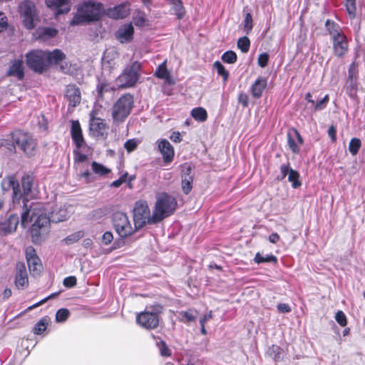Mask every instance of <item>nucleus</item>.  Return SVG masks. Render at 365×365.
I'll list each match as a JSON object with an SVG mask.
<instances>
[{
	"instance_id": "obj_13",
	"label": "nucleus",
	"mask_w": 365,
	"mask_h": 365,
	"mask_svg": "<svg viewBox=\"0 0 365 365\" xmlns=\"http://www.w3.org/2000/svg\"><path fill=\"white\" fill-rule=\"evenodd\" d=\"M96 115L95 110H92L90 113V131L93 136L106 139L109 127L103 119L96 117Z\"/></svg>"
},
{
	"instance_id": "obj_12",
	"label": "nucleus",
	"mask_w": 365,
	"mask_h": 365,
	"mask_svg": "<svg viewBox=\"0 0 365 365\" xmlns=\"http://www.w3.org/2000/svg\"><path fill=\"white\" fill-rule=\"evenodd\" d=\"M113 221L115 229L120 237H128L134 232V230L125 214L120 212H115L113 215Z\"/></svg>"
},
{
	"instance_id": "obj_47",
	"label": "nucleus",
	"mask_w": 365,
	"mask_h": 365,
	"mask_svg": "<svg viewBox=\"0 0 365 365\" xmlns=\"http://www.w3.org/2000/svg\"><path fill=\"white\" fill-rule=\"evenodd\" d=\"M84 236V232L81 230L76 232L68 237L65 238V241L66 244H72L77 241H78L80 239H81Z\"/></svg>"
},
{
	"instance_id": "obj_1",
	"label": "nucleus",
	"mask_w": 365,
	"mask_h": 365,
	"mask_svg": "<svg viewBox=\"0 0 365 365\" xmlns=\"http://www.w3.org/2000/svg\"><path fill=\"white\" fill-rule=\"evenodd\" d=\"M71 212L68 207L60 206L48 214L44 205L41 202H32L29 206L24 202L21 225L23 227L31 225L33 241L38 242L41 241V235L43 231H46L50 222L57 223L65 221L69 217Z\"/></svg>"
},
{
	"instance_id": "obj_24",
	"label": "nucleus",
	"mask_w": 365,
	"mask_h": 365,
	"mask_svg": "<svg viewBox=\"0 0 365 365\" xmlns=\"http://www.w3.org/2000/svg\"><path fill=\"white\" fill-rule=\"evenodd\" d=\"M29 279L24 264H17V271L15 277V284L18 289H24L27 287Z\"/></svg>"
},
{
	"instance_id": "obj_32",
	"label": "nucleus",
	"mask_w": 365,
	"mask_h": 365,
	"mask_svg": "<svg viewBox=\"0 0 365 365\" xmlns=\"http://www.w3.org/2000/svg\"><path fill=\"white\" fill-rule=\"evenodd\" d=\"M155 76L160 79H165L166 81H169L170 75L166 68V61L159 65L155 73Z\"/></svg>"
},
{
	"instance_id": "obj_15",
	"label": "nucleus",
	"mask_w": 365,
	"mask_h": 365,
	"mask_svg": "<svg viewBox=\"0 0 365 365\" xmlns=\"http://www.w3.org/2000/svg\"><path fill=\"white\" fill-rule=\"evenodd\" d=\"M287 143L293 153H299L300 146L303 144V139L297 129L292 128L288 132Z\"/></svg>"
},
{
	"instance_id": "obj_8",
	"label": "nucleus",
	"mask_w": 365,
	"mask_h": 365,
	"mask_svg": "<svg viewBox=\"0 0 365 365\" xmlns=\"http://www.w3.org/2000/svg\"><path fill=\"white\" fill-rule=\"evenodd\" d=\"M26 64L29 68L36 73H43L48 67L46 51L34 50L26 53Z\"/></svg>"
},
{
	"instance_id": "obj_4",
	"label": "nucleus",
	"mask_w": 365,
	"mask_h": 365,
	"mask_svg": "<svg viewBox=\"0 0 365 365\" xmlns=\"http://www.w3.org/2000/svg\"><path fill=\"white\" fill-rule=\"evenodd\" d=\"M176 200L166 194L161 193L157 195L153 212V222H161L163 219L171 215L176 209Z\"/></svg>"
},
{
	"instance_id": "obj_36",
	"label": "nucleus",
	"mask_w": 365,
	"mask_h": 365,
	"mask_svg": "<svg viewBox=\"0 0 365 365\" xmlns=\"http://www.w3.org/2000/svg\"><path fill=\"white\" fill-rule=\"evenodd\" d=\"M56 34L57 30L53 28H43L38 31V36L43 40L54 37Z\"/></svg>"
},
{
	"instance_id": "obj_25",
	"label": "nucleus",
	"mask_w": 365,
	"mask_h": 365,
	"mask_svg": "<svg viewBox=\"0 0 365 365\" xmlns=\"http://www.w3.org/2000/svg\"><path fill=\"white\" fill-rule=\"evenodd\" d=\"M267 86V80L264 78H258L251 87V93L254 98H260L264 89Z\"/></svg>"
},
{
	"instance_id": "obj_14",
	"label": "nucleus",
	"mask_w": 365,
	"mask_h": 365,
	"mask_svg": "<svg viewBox=\"0 0 365 365\" xmlns=\"http://www.w3.org/2000/svg\"><path fill=\"white\" fill-rule=\"evenodd\" d=\"M130 10V5L123 3L106 10L103 9V14L113 19H123L129 15Z\"/></svg>"
},
{
	"instance_id": "obj_43",
	"label": "nucleus",
	"mask_w": 365,
	"mask_h": 365,
	"mask_svg": "<svg viewBox=\"0 0 365 365\" xmlns=\"http://www.w3.org/2000/svg\"><path fill=\"white\" fill-rule=\"evenodd\" d=\"M74 163L76 166V169H79L80 164L84 163L88 160V156L79 151V149L73 150Z\"/></svg>"
},
{
	"instance_id": "obj_27",
	"label": "nucleus",
	"mask_w": 365,
	"mask_h": 365,
	"mask_svg": "<svg viewBox=\"0 0 365 365\" xmlns=\"http://www.w3.org/2000/svg\"><path fill=\"white\" fill-rule=\"evenodd\" d=\"M27 264L30 272L33 275H38L42 269V264L38 257L27 259Z\"/></svg>"
},
{
	"instance_id": "obj_53",
	"label": "nucleus",
	"mask_w": 365,
	"mask_h": 365,
	"mask_svg": "<svg viewBox=\"0 0 365 365\" xmlns=\"http://www.w3.org/2000/svg\"><path fill=\"white\" fill-rule=\"evenodd\" d=\"M335 319L340 326L345 327L346 325V317L343 312L338 311L336 313Z\"/></svg>"
},
{
	"instance_id": "obj_61",
	"label": "nucleus",
	"mask_w": 365,
	"mask_h": 365,
	"mask_svg": "<svg viewBox=\"0 0 365 365\" xmlns=\"http://www.w3.org/2000/svg\"><path fill=\"white\" fill-rule=\"evenodd\" d=\"M7 27V18L3 12H0V32Z\"/></svg>"
},
{
	"instance_id": "obj_64",
	"label": "nucleus",
	"mask_w": 365,
	"mask_h": 365,
	"mask_svg": "<svg viewBox=\"0 0 365 365\" xmlns=\"http://www.w3.org/2000/svg\"><path fill=\"white\" fill-rule=\"evenodd\" d=\"M328 135L333 142L336 140V129L334 125H331L329 126Z\"/></svg>"
},
{
	"instance_id": "obj_60",
	"label": "nucleus",
	"mask_w": 365,
	"mask_h": 365,
	"mask_svg": "<svg viewBox=\"0 0 365 365\" xmlns=\"http://www.w3.org/2000/svg\"><path fill=\"white\" fill-rule=\"evenodd\" d=\"M113 239V236L112 232H106L102 236V242L104 245H107L112 242Z\"/></svg>"
},
{
	"instance_id": "obj_49",
	"label": "nucleus",
	"mask_w": 365,
	"mask_h": 365,
	"mask_svg": "<svg viewBox=\"0 0 365 365\" xmlns=\"http://www.w3.org/2000/svg\"><path fill=\"white\" fill-rule=\"evenodd\" d=\"M78 179H84L86 183L91 182L94 180V177L88 169L84 171H81L80 170L78 174Z\"/></svg>"
},
{
	"instance_id": "obj_16",
	"label": "nucleus",
	"mask_w": 365,
	"mask_h": 365,
	"mask_svg": "<svg viewBox=\"0 0 365 365\" xmlns=\"http://www.w3.org/2000/svg\"><path fill=\"white\" fill-rule=\"evenodd\" d=\"M134 28L131 24L122 25L116 31L115 37L121 43H127L133 40Z\"/></svg>"
},
{
	"instance_id": "obj_42",
	"label": "nucleus",
	"mask_w": 365,
	"mask_h": 365,
	"mask_svg": "<svg viewBox=\"0 0 365 365\" xmlns=\"http://www.w3.org/2000/svg\"><path fill=\"white\" fill-rule=\"evenodd\" d=\"M237 47L242 53H247L250 47V41L248 37L240 38L237 41Z\"/></svg>"
},
{
	"instance_id": "obj_55",
	"label": "nucleus",
	"mask_w": 365,
	"mask_h": 365,
	"mask_svg": "<svg viewBox=\"0 0 365 365\" xmlns=\"http://www.w3.org/2000/svg\"><path fill=\"white\" fill-rule=\"evenodd\" d=\"M292 168H289V165L288 164H282L280 166V171H281V177L278 178L279 180H283L287 175L290 173Z\"/></svg>"
},
{
	"instance_id": "obj_62",
	"label": "nucleus",
	"mask_w": 365,
	"mask_h": 365,
	"mask_svg": "<svg viewBox=\"0 0 365 365\" xmlns=\"http://www.w3.org/2000/svg\"><path fill=\"white\" fill-rule=\"evenodd\" d=\"M277 310L281 313H289L292 309L289 304L280 303L277 305Z\"/></svg>"
},
{
	"instance_id": "obj_7",
	"label": "nucleus",
	"mask_w": 365,
	"mask_h": 365,
	"mask_svg": "<svg viewBox=\"0 0 365 365\" xmlns=\"http://www.w3.org/2000/svg\"><path fill=\"white\" fill-rule=\"evenodd\" d=\"M11 140L13 144L17 145L26 155H34L36 144L28 133L20 130H15L11 133Z\"/></svg>"
},
{
	"instance_id": "obj_44",
	"label": "nucleus",
	"mask_w": 365,
	"mask_h": 365,
	"mask_svg": "<svg viewBox=\"0 0 365 365\" xmlns=\"http://www.w3.org/2000/svg\"><path fill=\"white\" fill-rule=\"evenodd\" d=\"M69 314L70 312L68 309L62 308L58 309L56 314V322L58 323H63L66 322Z\"/></svg>"
},
{
	"instance_id": "obj_57",
	"label": "nucleus",
	"mask_w": 365,
	"mask_h": 365,
	"mask_svg": "<svg viewBox=\"0 0 365 365\" xmlns=\"http://www.w3.org/2000/svg\"><path fill=\"white\" fill-rule=\"evenodd\" d=\"M159 349L161 356H169L171 354L170 350L167 346L166 344L163 341H160V345H159Z\"/></svg>"
},
{
	"instance_id": "obj_48",
	"label": "nucleus",
	"mask_w": 365,
	"mask_h": 365,
	"mask_svg": "<svg viewBox=\"0 0 365 365\" xmlns=\"http://www.w3.org/2000/svg\"><path fill=\"white\" fill-rule=\"evenodd\" d=\"M252 16L251 14L247 13L245 15V19L243 21L244 30L247 34H249L252 29Z\"/></svg>"
},
{
	"instance_id": "obj_52",
	"label": "nucleus",
	"mask_w": 365,
	"mask_h": 365,
	"mask_svg": "<svg viewBox=\"0 0 365 365\" xmlns=\"http://www.w3.org/2000/svg\"><path fill=\"white\" fill-rule=\"evenodd\" d=\"M133 22L137 26H145L146 18L144 14L139 12L135 16L133 17Z\"/></svg>"
},
{
	"instance_id": "obj_40",
	"label": "nucleus",
	"mask_w": 365,
	"mask_h": 365,
	"mask_svg": "<svg viewBox=\"0 0 365 365\" xmlns=\"http://www.w3.org/2000/svg\"><path fill=\"white\" fill-rule=\"evenodd\" d=\"M277 261V257L273 255H268L265 257L261 255L259 253H257L255 257V262L257 264L263 262H274Z\"/></svg>"
},
{
	"instance_id": "obj_58",
	"label": "nucleus",
	"mask_w": 365,
	"mask_h": 365,
	"mask_svg": "<svg viewBox=\"0 0 365 365\" xmlns=\"http://www.w3.org/2000/svg\"><path fill=\"white\" fill-rule=\"evenodd\" d=\"M76 284V278L73 276L67 277L63 279V285L68 288L73 287Z\"/></svg>"
},
{
	"instance_id": "obj_31",
	"label": "nucleus",
	"mask_w": 365,
	"mask_h": 365,
	"mask_svg": "<svg viewBox=\"0 0 365 365\" xmlns=\"http://www.w3.org/2000/svg\"><path fill=\"white\" fill-rule=\"evenodd\" d=\"M192 117L200 122H204L207 118V113L205 108L197 107L191 110Z\"/></svg>"
},
{
	"instance_id": "obj_34",
	"label": "nucleus",
	"mask_w": 365,
	"mask_h": 365,
	"mask_svg": "<svg viewBox=\"0 0 365 365\" xmlns=\"http://www.w3.org/2000/svg\"><path fill=\"white\" fill-rule=\"evenodd\" d=\"M267 354L274 359V361H279L282 359V349L277 345H272L267 349Z\"/></svg>"
},
{
	"instance_id": "obj_5",
	"label": "nucleus",
	"mask_w": 365,
	"mask_h": 365,
	"mask_svg": "<svg viewBox=\"0 0 365 365\" xmlns=\"http://www.w3.org/2000/svg\"><path fill=\"white\" fill-rule=\"evenodd\" d=\"M133 97L129 93L120 96L114 103L112 117L115 122H123L129 115L133 107Z\"/></svg>"
},
{
	"instance_id": "obj_38",
	"label": "nucleus",
	"mask_w": 365,
	"mask_h": 365,
	"mask_svg": "<svg viewBox=\"0 0 365 365\" xmlns=\"http://www.w3.org/2000/svg\"><path fill=\"white\" fill-rule=\"evenodd\" d=\"M361 145V140L359 138H354L351 139L349 144V150L351 154L354 156L356 155L358 153Z\"/></svg>"
},
{
	"instance_id": "obj_29",
	"label": "nucleus",
	"mask_w": 365,
	"mask_h": 365,
	"mask_svg": "<svg viewBox=\"0 0 365 365\" xmlns=\"http://www.w3.org/2000/svg\"><path fill=\"white\" fill-rule=\"evenodd\" d=\"M325 27L331 38L343 34L340 26L336 23L329 19L326 21Z\"/></svg>"
},
{
	"instance_id": "obj_23",
	"label": "nucleus",
	"mask_w": 365,
	"mask_h": 365,
	"mask_svg": "<svg viewBox=\"0 0 365 365\" xmlns=\"http://www.w3.org/2000/svg\"><path fill=\"white\" fill-rule=\"evenodd\" d=\"M158 150L165 163H170L174 157V149L168 140L163 139L158 142Z\"/></svg>"
},
{
	"instance_id": "obj_18",
	"label": "nucleus",
	"mask_w": 365,
	"mask_h": 365,
	"mask_svg": "<svg viewBox=\"0 0 365 365\" xmlns=\"http://www.w3.org/2000/svg\"><path fill=\"white\" fill-rule=\"evenodd\" d=\"M331 39L335 55L339 57L345 55L348 51V42L344 34H341Z\"/></svg>"
},
{
	"instance_id": "obj_21",
	"label": "nucleus",
	"mask_w": 365,
	"mask_h": 365,
	"mask_svg": "<svg viewBox=\"0 0 365 365\" xmlns=\"http://www.w3.org/2000/svg\"><path fill=\"white\" fill-rule=\"evenodd\" d=\"M65 96L72 107L77 106L81 100L80 89L75 85H69L66 88Z\"/></svg>"
},
{
	"instance_id": "obj_35",
	"label": "nucleus",
	"mask_w": 365,
	"mask_h": 365,
	"mask_svg": "<svg viewBox=\"0 0 365 365\" xmlns=\"http://www.w3.org/2000/svg\"><path fill=\"white\" fill-rule=\"evenodd\" d=\"M288 180L292 183V187L294 189L299 187L302 182L299 180V174L294 170H291L288 175Z\"/></svg>"
},
{
	"instance_id": "obj_30",
	"label": "nucleus",
	"mask_w": 365,
	"mask_h": 365,
	"mask_svg": "<svg viewBox=\"0 0 365 365\" xmlns=\"http://www.w3.org/2000/svg\"><path fill=\"white\" fill-rule=\"evenodd\" d=\"M91 168L93 172L98 176H106L111 172L109 168L96 161L91 163Z\"/></svg>"
},
{
	"instance_id": "obj_9",
	"label": "nucleus",
	"mask_w": 365,
	"mask_h": 365,
	"mask_svg": "<svg viewBox=\"0 0 365 365\" xmlns=\"http://www.w3.org/2000/svg\"><path fill=\"white\" fill-rule=\"evenodd\" d=\"M160 309L161 307L158 305L150 308L147 307L144 312L137 315L138 324L147 329L156 328L159 323L158 314L160 312Z\"/></svg>"
},
{
	"instance_id": "obj_39",
	"label": "nucleus",
	"mask_w": 365,
	"mask_h": 365,
	"mask_svg": "<svg viewBox=\"0 0 365 365\" xmlns=\"http://www.w3.org/2000/svg\"><path fill=\"white\" fill-rule=\"evenodd\" d=\"M48 324V319L47 318H43L39 320L34 328V332L36 334H41L44 331Z\"/></svg>"
},
{
	"instance_id": "obj_37",
	"label": "nucleus",
	"mask_w": 365,
	"mask_h": 365,
	"mask_svg": "<svg viewBox=\"0 0 365 365\" xmlns=\"http://www.w3.org/2000/svg\"><path fill=\"white\" fill-rule=\"evenodd\" d=\"M173 6V9L178 19H181L185 14V9L182 5V2L181 0H178L174 4H171Z\"/></svg>"
},
{
	"instance_id": "obj_33",
	"label": "nucleus",
	"mask_w": 365,
	"mask_h": 365,
	"mask_svg": "<svg viewBox=\"0 0 365 365\" xmlns=\"http://www.w3.org/2000/svg\"><path fill=\"white\" fill-rule=\"evenodd\" d=\"M344 6L350 19H354L356 16V0H344Z\"/></svg>"
},
{
	"instance_id": "obj_56",
	"label": "nucleus",
	"mask_w": 365,
	"mask_h": 365,
	"mask_svg": "<svg viewBox=\"0 0 365 365\" xmlns=\"http://www.w3.org/2000/svg\"><path fill=\"white\" fill-rule=\"evenodd\" d=\"M268 61L269 55L267 53H261L258 57V64L262 68H264L267 65Z\"/></svg>"
},
{
	"instance_id": "obj_28",
	"label": "nucleus",
	"mask_w": 365,
	"mask_h": 365,
	"mask_svg": "<svg viewBox=\"0 0 365 365\" xmlns=\"http://www.w3.org/2000/svg\"><path fill=\"white\" fill-rule=\"evenodd\" d=\"M46 55L48 56V66L51 63L57 64L63 61L66 56L65 54L59 49H55L52 52H47Z\"/></svg>"
},
{
	"instance_id": "obj_17",
	"label": "nucleus",
	"mask_w": 365,
	"mask_h": 365,
	"mask_svg": "<svg viewBox=\"0 0 365 365\" xmlns=\"http://www.w3.org/2000/svg\"><path fill=\"white\" fill-rule=\"evenodd\" d=\"M19 219L17 214L11 215L4 222H0V234L6 235L16 230Z\"/></svg>"
},
{
	"instance_id": "obj_10",
	"label": "nucleus",
	"mask_w": 365,
	"mask_h": 365,
	"mask_svg": "<svg viewBox=\"0 0 365 365\" xmlns=\"http://www.w3.org/2000/svg\"><path fill=\"white\" fill-rule=\"evenodd\" d=\"M19 12L24 26L27 29H34L35 26L34 19L37 15L35 4L30 0H25L20 4Z\"/></svg>"
},
{
	"instance_id": "obj_54",
	"label": "nucleus",
	"mask_w": 365,
	"mask_h": 365,
	"mask_svg": "<svg viewBox=\"0 0 365 365\" xmlns=\"http://www.w3.org/2000/svg\"><path fill=\"white\" fill-rule=\"evenodd\" d=\"M110 86L108 83L102 82L97 86V92H98V96L101 97L104 92H107V91H110Z\"/></svg>"
},
{
	"instance_id": "obj_3",
	"label": "nucleus",
	"mask_w": 365,
	"mask_h": 365,
	"mask_svg": "<svg viewBox=\"0 0 365 365\" xmlns=\"http://www.w3.org/2000/svg\"><path fill=\"white\" fill-rule=\"evenodd\" d=\"M34 183V178L30 175H24L21 178V190L20 185L19 182L16 181L14 176H9L4 180L3 181V187L4 189H12L13 190V202L14 205L18 202L19 204V200L23 197V205L21 207V212H23L24 202L29 206L30 204L26 197H27L31 191V188ZM22 212H21V214Z\"/></svg>"
},
{
	"instance_id": "obj_45",
	"label": "nucleus",
	"mask_w": 365,
	"mask_h": 365,
	"mask_svg": "<svg viewBox=\"0 0 365 365\" xmlns=\"http://www.w3.org/2000/svg\"><path fill=\"white\" fill-rule=\"evenodd\" d=\"M213 66L217 70L218 75L221 76L223 78V81L226 82L228 79L229 73L224 66L220 61L215 62Z\"/></svg>"
},
{
	"instance_id": "obj_20",
	"label": "nucleus",
	"mask_w": 365,
	"mask_h": 365,
	"mask_svg": "<svg viewBox=\"0 0 365 365\" xmlns=\"http://www.w3.org/2000/svg\"><path fill=\"white\" fill-rule=\"evenodd\" d=\"M71 134L72 140L75 143L76 148L80 149L85 145V141L83 137L81 128L78 120L71 121Z\"/></svg>"
},
{
	"instance_id": "obj_6",
	"label": "nucleus",
	"mask_w": 365,
	"mask_h": 365,
	"mask_svg": "<svg viewBox=\"0 0 365 365\" xmlns=\"http://www.w3.org/2000/svg\"><path fill=\"white\" fill-rule=\"evenodd\" d=\"M133 220L135 229L142 228L146 224L154 225L158 222H153V214L150 211L148 203L145 201H138L135 203L133 210Z\"/></svg>"
},
{
	"instance_id": "obj_11",
	"label": "nucleus",
	"mask_w": 365,
	"mask_h": 365,
	"mask_svg": "<svg viewBox=\"0 0 365 365\" xmlns=\"http://www.w3.org/2000/svg\"><path fill=\"white\" fill-rule=\"evenodd\" d=\"M140 68V63L138 61H134L124 69L123 73L118 78L123 86L131 87L138 82Z\"/></svg>"
},
{
	"instance_id": "obj_41",
	"label": "nucleus",
	"mask_w": 365,
	"mask_h": 365,
	"mask_svg": "<svg viewBox=\"0 0 365 365\" xmlns=\"http://www.w3.org/2000/svg\"><path fill=\"white\" fill-rule=\"evenodd\" d=\"M193 177L182 176V189L185 194H188L192 190Z\"/></svg>"
},
{
	"instance_id": "obj_19",
	"label": "nucleus",
	"mask_w": 365,
	"mask_h": 365,
	"mask_svg": "<svg viewBox=\"0 0 365 365\" xmlns=\"http://www.w3.org/2000/svg\"><path fill=\"white\" fill-rule=\"evenodd\" d=\"M7 76L16 77L18 80H23L24 77V67L22 60L15 59L11 61V64L6 72Z\"/></svg>"
},
{
	"instance_id": "obj_46",
	"label": "nucleus",
	"mask_w": 365,
	"mask_h": 365,
	"mask_svg": "<svg viewBox=\"0 0 365 365\" xmlns=\"http://www.w3.org/2000/svg\"><path fill=\"white\" fill-rule=\"evenodd\" d=\"M222 60L225 63H234L237 61V54L232 51H228L222 56Z\"/></svg>"
},
{
	"instance_id": "obj_63",
	"label": "nucleus",
	"mask_w": 365,
	"mask_h": 365,
	"mask_svg": "<svg viewBox=\"0 0 365 365\" xmlns=\"http://www.w3.org/2000/svg\"><path fill=\"white\" fill-rule=\"evenodd\" d=\"M38 256L36 255V251L34 250V248L31 246H29L28 247H26V260L27 259H31V258H34V257H37Z\"/></svg>"
},
{
	"instance_id": "obj_50",
	"label": "nucleus",
	"mask_w": 365,
	"mask_h": 365,
	"mask_svg": "<svg viewBox=\"0 0 365 365\" xmlns=\"http://www.w3.org/2000/svg\"><path fill=\"white\" fill-rule=\"evenodd\" d=\"M139 144V140L135 138L128 140L124 144V147L128 153L133 151Z\"/></svg>"
},
{
	"instance_id": "obj_2",
	"label": "nucleus",
	"mask_w": 365,
	"mask_h": 365,
	"mask_svg": "<svg viewBox=\"0 0 365 365\" xmlns=\"http://www.w3.org/2000/svg\"><path fill=\"white\" fill-rule=\"evenodd\" d=\"M103 14V4L93 1H84L77 6V12L71 25H78L98 21Z\"/></svg>"
},
{
	"instance_id": "obj_59",
	"label": "nucleus",
	"mask_w": 365,
	"mask_h": 365,
	"mask_svg": "<svg viewBox=\"0 0 365 365\" xmlns=\"http://www.w3.org/2000/svg\"><path fill=\"white\" fill-rule=\"evenodd\" d=\"M238 103L242 105L243 107H247L249 103L248 95L245 93H240L238 96Z\"/></svg>"
},
{
	"instance_id": "obj_51",
	"label": "nucleus",
	"mask_w": 365,
	"mask_h": 365,
	"mask_svg": "<svg viewBox=\"0 0 365 365\" xmlns=\"http://www.w3.org/2000/svg\"><path fill=\"white\" fill-rule=\"evenodd\" d=\"M328 101L329 96L326 95L323 98L318 101L316 103H314V105H312V106L314 108V110H321L326 107Z\"/></svg>"
},
{
	"instance_id": "obj_22",
	"label": "nucleus",
	"mask_w": 365,
	"mask_h": 365,
	"mask_svg": "<svg viewBox=\"0 0 365 365\" xmlns=\"http://www.w3.org/2000/svg\"><path fill=\"white\" fill-rule=\"evenodd\" d=\"M71 0H45L46 6L52 10H56V15L67 13L70 11L68 6Z\"/></svg>"
},
{
	"instance_id": "obj_26",
	"label": "nucleus",
	"mask_w": 365,
	"mask_h": 365,
	"mask_svg": "<svg viewBox=\"0 0 365 365\" xmlns=\"http://www.w3.org/2000/svg\"><path fill=\"white\" fill-rule=\"evenodd\" d=\"M198 312L194 309H190L186 311H182L179 312V320L183 323L188 324L191 322L195 321L197 319Z\"/></svg>"
}]
</instances>
